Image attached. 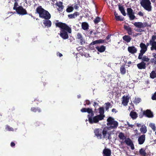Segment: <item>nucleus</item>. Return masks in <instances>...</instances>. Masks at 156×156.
I'll return each mask as SVG.
<instances>
[{"label": "nucleus", "mask_w": 156, "mask_h": 156, "mask_svg": "<svg viewBox=\"0 0 156 156\" xmlns=\"http://www.w3.org/2000/svg\"><path fill=\"white\" fill-rule=\"evenodd\" d=\"M55 24L57 27L60 28L59 34L60 37L64 40L68 39L69 37L68 33L71 34L72 33L71 28L66 23L61 22H57Z\"/></svg>", "instance_id": "nucleus-1"}, {"label": "nucleus", "mask_w": 156, "mask_h": 156, "mask_svg": "<svg viewBox=\"0 0 156 156\" xmlns=\"http://www.w3.org/2000/svg\"><path fill=\"white\" fill-rule=\"evenodd\" d=\"M94 114L93 112L91 114H88L87 115L89 122L91 124L98 123L99 121L103 119L101 115H98L94 116Z\"/></svg>", "instance_id": "nucleus-2"}, {"label": "nucleus", "mask_w": 156, "mask_h": 156, "mask_svg": "<svg viewBox=\"0 0 156 156\" xmlns=\"http://www.w3.org/2000/svg\"><path fill=\"white\" fill-rule=\"evenodd\" d=\"M108 126L110 125L109 127L110 129H116L118 126V123L117 121L115 120L114 119L111 117H109L107 119Z\"/></svg>", "instance_id": "nucleus-3"}, {"label": "nucleus", "mask_w": 156, "mask_h": 156, "mask_svg": "<svg viewBox=\"0 0 156 156\" xmlns=\"http://www.w3.org/2000/svg\"><path fill=\"white\" fill-rule=\"evenodd\" d=\"M156 35H153L151 39L150 40L149 42L147 43L146 46L147 48L148 46L150 45H151V47L150 48L151 50L153 51L155 50L156 51Z\"/></svg>", "instance_id": "nucleus-4"}, {"label": "nucleus", "mask_w": 156, "mask_h": 156, "mask_svg": "<svg viewBox=\"0 0 156 156\" xmlns=\"http://www.w3.org/2000/svg\"><path fill=\"white\" fill-rule=\"evenodd\" d=\"M109 128L107 127H105L103 129L102 138L106 139V140H111L112 138L111 135L112 131H109Z\"/></svg>", "instance_id": "nucleus-5"}, {"label": "nucleus", "mask_w": 156, "mask_h": 156, "mask_svg": "<svg viewBox=\"0 0 156 156\" xmlns=\"http://www.w3.org/2000/svg\"><path fill=\"white\" fill-rule=\"evenodd\" d=\"M36 12L42 18L48 20L51 18V15L47 10H36Z\"/></svg>", "instance_id": "nucleus-6"}, {"label": "nucleus", "mask_w": 156, "mask_h": 156, "mask_svg": "<svg viewBox=\"0 0 156 156\" xmlns=\"http://www.w3.org/2000/svg\"><path fill=\"white\" fill-rule=\"evenodd\" d=\"M141 5L146 10H151V6L150 0H140Z\"/></svg>", "instance_id": "nucleus-7"}, {"label": "nucleus", "mask_w": 156, "mask_h": 156, "mask_svg": "<svg viewBox=\"0 0 156 156\" xmlns=\"http://www.w3.org/2000/svg\"><path fill=\"white\" fill-rule=\"evenodd\" d=\"M140 46L141 48V50L138 56V58L139 59H141L143 54L147 51V48L146 46V44L143 43H140Z\"/></svg>", "instance_id": "nucleus-8"}, {"label": "nucleus", "mask_w": 156, "mask_h": 156, "mask_svg": "<svg viewBox=\"0 0 156 156\" xmlns=\"http://www.w3.org/2000/svg\"><path fill=\"white\" fill-rule=\"evenodd\" d=\"M133 25L136 27L139 28H143L145 27H151L147 22L143 23L141 22H135Z\"/></svg>", "instance_id": "nucleus-9"}, {"label": "nucleus", "mask_w": 156, "mask_h": 156, "mask_svg": "<svg viewBox=\"0 0 156 156\" xmlns=\"http://www.w3.org/2000/svg\"><path fill=\"white\" fill-rule=\"evenodd\" d=\"M102 132L103 129L100 128L95 129L94 130L95 135L98 139H101L102 138Z\"/></svg>", "instance_id": "nucleus-10"}, {"label": "nucleus", "mask_w": 156, "mask_h": 156, "mask_svg": "<svg viewBox=\"0 0 156 156\" xmlns=\"http://www.w3.org/2000/svg\"><path fill=\"white\" fill-rule=\"evenodd\" d=\"M76 39L79 40L80 41V44L81 45H82L85 43V41L82 35L80 33H78L77 34Z\"/></svg>", "instance_id": "nucleus-11"}, {"label": "nucleus", "mask_w": 156, "mask_h": 156, "mask_svg": "<svg viewBox=\"0 0 156 156\" xmlns=\"http://www.w3.org/2000/svg\"><path fill=\"white\" fill-rule=\"evenodd\" d=\"M130 97L128 95L125 96H123L122 97V104L125 106H126L128 105V104L129 102V100Z\"/></svg>", "instance_id": "nucleus-12"}, {"label": "nucleus", "mask_w": 156, "mask_h": 156, "mask_svg": "<svg viewBox=\"0 0 156 156\" xmlns=\"http://www.w3.org/2000/svg\"><path fill=\"white\" fill-rule=\"evenodd\" d=\"M124 142L129 146L132 150H133L134 149V144L131 140L129 138H127L125 140Z\"/></svg>", "instance_id": "nucleus-13"}, {"label": "nucleus", "mask_w": 156, "mask_h": 156, "mask_svg": "<svg viewBox=\"0 0 156 156\" xmlns=\"http://www.w3.org/2000/svg\"><path fill=\"white\" fill-rule=\"evenodd\" d=\"M128 51L131 54H134L137 51V48L134 46H129L128 48Z\"/></svg>", "instance_id": "nucleus-14"}, {"label": "nucleus", "mask_w": 156, "mask_h": 156, "mask_svg": "<svg viewBox=\"0 0 156 156\" xmlns=\"http://www.w3.org/2000/svg\"><path fill=\"white\" fill-rule=\"evenodd\" d=\"M144 114L148 118H152L154 116L153 112L149 109H147L144 111Z\"/></svg>", "instance_id": "nucleus-15"}, {"label": "nucleus", "mask_w": 156, "mask_h": 156, "mask_svg": "<svg viewBox=\"0 0 156 156\" xmlns=\"http://www.w3.org/2000/svg\"><path fill=\"white\" fill-rule=\"evenodd\" d=\"M145 135L143 134L140 136L138 139V141L139 144H142L145 142Z\"/></svg>", "instance_id": "nucleus-16"}, {"label": "nucleus", "mask_w": 156, "mask_h": 156, "mask_svg": "<svg viewBox=\"0 0 156 156\" xmlns=\"http://www.w3.org/2000/svg\"><path fill=\"white\" fill-rule=\"evenodd\" d=\"M124 29L127 32L128 34L130 35H132L133 34L132 28L129 26L124 25Z\"/></svg>", "instance_id": "nucleus-17"}, {"label": "nucleus", "mask_w": 156, "mask_h": 156, "mask_svg": "<svg viewBox=\"0 0 156 156\" xmlns=\"http://www.w3.org/2000/svg\"><path fill=\"white\" fill-rule=\"evenodd\" d=\"M80 111L82 112H87L89 114H91L93 112L92 109L89 108H83L80 110Z\"/></svg>", "instance_id": "nucleus-18"}, {"label": "nucleus", "mask_w": 156, "mask_h": 156, "mask_svg": "<svg viewBox=\"0 0 156 156\" xmlns=\"http://www.w3.org/2000/svg\"><path fill=\"white\" fill-rule=\"evenodd\" d=\"M103 154L104 156H111V151L108 148H105L103 151Z\"/></svg>", "instance_id": "nucleus-19"}, {"label": "nucleus", "mask_w": 156, "mask_h": 156, "mask_svg": "<svg viewBox=\"0 0 156 156\" xmlns=\"http://www.w3.org/2000/svg\"><path fill=\"white\" fill-rule=\"evenodd\" d=\"M127 14L130 20H133L135 18V16L134 15V13H133V10H127Z\"/></svg>", "instance_id": "nucleus-20"}, {"label": "nucleus", "mask_w": 156, "mask_h": 156, "mask_svg": "<svg viewBox=\"0 0 156 156\" xmlns=\"http://www.w3.org/2000/svg\"><path fill=\"white\" fill-rule=\"evenodd\" d=\"M96 49L98 51L102 53L105 51L106 49V47L104 45H102L100 46H96L95 47Z\"/></svg>", "instance_id": "nucleus-21"}, {"label": "nucleus", "mask_w": 156, "mask_h": 156, "mask_svg": "<svg viewBox=\"0 0 156 156\" xmlns=\"http://www.w3.org/2000/svg\"><path fill=\"white\" fill-rule=\"evenodd\" d=\"M146 64L144 62H142L137 64V66L139 69H145L146 68Z\"/></svg>", "instance_id": "nucleus-22"}, {"label": "nucleus", "mask_w": 156, "mask_h": 156, "mask_svg": "<svg viewBox=\"0 0 156 156\" xmlns=\"http://www.w3.org/2000/svg\"><path fill=\"white\" fill-rule=\"evenodd\" d=\"M104 42L105 41L104 40L101 39H100L93 41L92 42H91L90 43V45H94L96 44L103 43H104Z\"/></svg>", "instance_id": "nucleus-23"}, {"label": "nucleus", "mask_w": 156, "mask_h": 156, "mask_svg": "<svg viewBox=\"0 0 156 156\" xmlns=\"http://www.w3.org/2000/svg\"><path fill=\"white\" fill-rule=\"evenodd\" d=\"M129 116L133 119H136L138 117L137 114L136 112L133 111H131L130 114Z\"/></svg>", "instance_id": "nucleus-24"}, {"label": "nucleus", "mask_w": 156, "mask_h": 156, "mask_svg": "<svg viewBox=\"0 0 156 156\" xmlns=\"http://www.w3.org/2000/svg\"><path fill=\"white\" fill-rule=\"evenodd\" d=\"M79 7V5L78 4H76L74 5H72L71 6H68V7L66 10H73L75 9H78Z\"/></svg>", "instance_id": "nucleus-25"}, {"label": "nucleus", "mask_w": 156, "mask_h": 156, "mask_svg": "<svg viewBox=\"0 0 156 156\" xmlns=\"http://www.w3.org/2000/svg\"><path fill=\"white\" fill-rule=\"evenodd\" d=\"M13 10H25L23 9L22 7L18 5L17 2H15L13 8Z\"/></svg>", "instance_id": "nucleus-26"}, {"label": "nucleus", "mask_w": 156, "mask_h": 156, "mask_svg": "<svg viewBox=\"0 0 156 156\" xmlns=\"http://www.w3.org/2000/svg\"><path fill=\"white\" fill-rule=\"evenodd\" d=\"M79 15V12H75L73 14L68 15V16L69 19H73L75 18Z\"/></svg>", "instance_id": "nucleus-27"}, {"label": "nucleus", "mask_w": 156, "mask_h": 156, "mask_svg": "<svg viewBox=\"0 0 156 156\" xmlns=\"http://www.w3.org/2000/svg\"><path fill=\"white\" fill-rule=\"evenodd\" d=\"M114 15L116 20L117 21H122L124 20V18H122L121 16L118 15V14L116 12H114Z\"/></svg>", "instance_id": "nucleus-28"}, {"label": "nucleus", "mask_w": 156, "mask_h": 156, "mask_svg": "<svg viewBox=\"0 0 156 156\" xmlns=\"http://www.w3.org/2000/svg\"><path fill=\"white\" fill-rule=\"evenodd\" d=\"M43 24L45 26H47L48 27H51V22L49 20H46L44 21Z\"/></svg>", "instance_id": "nucleus-29"}, {"label": "nucleus", "mask_w": 156, "mask_h": 156, "mask_svg": "<svg viewBox=\"0 0 156 156\" xmlns=\"http://www.w3.org/2000/svg\"><path fill=\"white\" fill-rule=\"evenodd\" d=\"M99 113L100 114L98 115H101L102 117V118L104 119V118L105 117V115H104V109L103 107H100L99 109Z\"/></svg>", "instance_id": "nucleus-30"}, {"label": "nucleus", "mask_w": 156, "mask_h": 156, "mask_svg": "<svg viewBox=\"0 0 156 156\" xmlns=\"http://www.w3.org/2000/svg\"><path fill=\"white\" fill-rule=\"evenodd\" d=\"M82 28L84 30H87L89 29L88 24L85 22H83L81 24Z\"/></svg>", "instance_id": "nucleus-31"}, {"label": "nucleus", "mask_w": 156, "mask_h": 156, "mask_svg": "<svg viewBox=\"0 0 156 156\" xmlns=\"http://www.w3.org/2000/svg\"><path fill=\"white\" fill-rule=\"evenodd\" d=\"M123 39L127 43L130 42L131 40L130 36L128 35H125L123 36Z\"/></svg>", "instance_id": "nucleus-32"}, {"label": "nucleus", "mask_w": 156, "mask_h": 156, "mask_svg": "<svg viewBox=\"0 0 156 156\" xmlns=\"http://www.w3.org/2000/svg\"><path fill=\"white\" fill-rule=\"evenodd\" d=\"M31 111L34 112H41V110L38 107H32L31 108Z\"/></svg>", "instance_id": "nucleus-33"}, {"label": "nucleus", "mask_w": 156, "mask_h": 156, "mask_svg": "<svg viewBox=\"0 0 156 156\" xmlns=\"http://www.w3.org/2000/svg\"><path fill=\"white\" fill-rule=\"evenodd\" d=\"M120 71L122 75H124L126 73V70L125 68V66L124 65H123L121 66Z\"/></svg>", "instance_id": "nucleus-34"}, {"label": "nucleus", "mask_w": 156, "mask_h": 156, "mask_svg": "<svg viewBox=\"0 0 156 156\" xmlns=\"http://www.w3.org/2000/svg\"><path fill=\"white\" fill-rule=\"evenodd\" d=\"M63 3L61 2H57L55 5L58 6L60 9H62L64 8V6L63 5Z\"/></svg>", "instance_id": "nucleus-35"}, {"label": "nucleus", "mask_w": 156, "mask_h": 156, "mask_svg": "<svg viewBox=\"0 0 156 156\" xmlns=\"http://www.w3.org/2000/svg\"><path fill=\"white\" fill-rule=\"evenodd\" d=\"M118 136L119 139L121 140H124L126 139V136H125L124 133L122 132H120L119 133Z\"/></svg>", "instance_id": "nucleus-36"}, {"label": "nucleus", "mask_w": 156, "mask_h": 156, "mask_svg": "<svg viewBox=\"0 0 156 156\" xmlns=\"http://www.w3.org/2000/svg\"><path fill=\"white\" fill-rule=\"evenodd\" d=\"M139 152L140 154L142 156H146L147 154L145 151V150L143 148H141L139 150Z\"/></svg>", "instance_id": "nucleus-37"}, {"label": "nucleus", "mask_w": 156, "mask_h": 156, "mask_svg": "<svg viewBox=\"0 0 156 156\" xmlns=\"http://www.w3.org/2000/svg\"><path fill=\"white\" fill-rule=\"evenodd\" d=\"M17 13L20 15H24L27 14L26 10H16Z\"/></svg>", "instance_id": "nucleus-38"}, {"label": "nucleus", "mask_w": 156, "mask_h": 156, "mask_svg": "<svg viewBox=\"0 0 156 156\" xmlns=\"http://www.w3.org/2000/svg\"><path fill=\"white\" fill-rule=\"evenodd\" d=\"M150 77L152 79H154L156 77V72L154 71H152L150 74Z\"/></svg>", "instance_id": "nucleus-39"}, {"label": "nucleus", "mask_w": 156, "mask_h": 156, "mask_svg": "<svg viewBox=\"0 0 156 156\" xmlns=\"http://www.w3.org/2000/svg\"><path fill=\"white\" fill-rule=\"evenodd\" d=\"M105 109L107 111H108L109 108L111 106V103L110 102H108L107 103H105Z\"/></svg>", "instance_id": "nucleus-40"}, {"label": "nucleus", "mask_w": 156, "mask_h": 156, "mask_svg": "<svg viewBox=\"0 0 156 156\" xmlns=\"http://www.w3.org/2000/svg\"><path fill=\"white\" fill-rule=\"evenodd\" d=\"M144 62H148L150 60V59L146 55H144L143 57L142 56L141 59Z\"/></svg>", "instance_id": "nucleus-41"}, {"label": "nucleus", "mask_w": 156, "mask_h": 156, "mask_svg": "<svg viewBox=\"0 0 156 156\" xmlns=\"http://www.w3.org/2000/svg\"><path fill=\"white\" fill-rule=\"evenodd\" d=\"M141 101V99L139 98H135L133 101V102L136 104H137Z\"/></svg>", "instance_id": "nucleus-42"}, {"label": "nucleus", "mask_w": 156, "mask_h": 156, "mask_svg": "<svg viewBox=\"0 0 156 156\" xmlns=\"http://www.w3.org/2000/svg\"><path fill=\"white\" fill-rule=\"evenodd\" d=\"M5 129L7 131H13L14 129H13L10 127L8 125H6L5 126Z\"/></svg>", "instance_id": "nucleus-43"}, {"label": "nucleus", "mask_w": 156, "mask_h": 156, "mask_svg": "<svg viewBox=\"0 0 156 156\" xmlns=\"http://www.w3.org/2000/svg\"><path fill=\"white\" fill-rule=\"evenodd\" d=\"M149 126L154 131H155L156 130L155 126L154 123H151L149 124Z\"/></svg>", "instance_id": "nucleus-44"}, {"label": "nucleus", "mask_w": 156, "mask_h": 156, "mask_svg": "<svg viewBox=\"0 0 156 156\" xmlns=\"http://www.w3.org/2000/svg\"><path fill=\"white\" fill-rule=\"evenodd\" d=\"M140 131L144 133H145L147 131L146 127L144 126V127L142 126L140 129Z\"/></svg>", "instance_id": "nucleus-45"}, {"label": "nucleus", "mask_w": 156, "mask_h": 156, "mask_svg": "<svg viewBox=\"0 0 156 156\" xmlns=\"http://www.w3.org/2000/svg\"><path fill=\"white\" fill-rule=\"evenodd\" d=\"M101 18L99 17H97L94 20V23L95 24H97L100 21Z\"/></svg>", "instance_id": "nucleus-46"}, {"label": "nucleus", "mask_w": 156, "mask_h": 156, "mask_svg": "<svg viewBox=\"0 0 156 156\" xmlns=\"http://www.w3.org/2000/svg\"><path fill=\"white\" fill-rule=\"evenodd\" d=\"M150 61L152 64H154V65H156V58H151Z\"/></svg>", "instance_id": "nucleus-47"}, {"label": "nucleus", "mask_w": 156, "mask_h": 156, "mask_svg": "<svg viewBox=\"0 0 156 156\" xmlns=\"http://www.w3.org/2000/svg\"><path fill=\"white\" fill-rule=\"evenodd\" d=\"M151 99L153 100H156V92L154 93L151 97Z\"/></svg>", "instance_id": "nucleus-48"}, {"label": "nucleus", "mask_w": 156, "mask_h": 156, "mask_svg": "<svg viewBox=\"0 0 156 156\" xmlns=\"http://www.w3.org/2000/svg\"><path fill=\"white\" fill-rule=\"evenodd\" d=\"M34 101H37L39 102H41L42 101V100H41V99L39 98H37L34 100Z\"/></svg>", "instance_id": "nucleus-49"}, {"label": "nucleus", "mask_w": 156, "mask_h": 156, "mask_svg": "<svg viewBox=\"0 0 156 156\" xmlns=\"http://www.w3.org/2000/svg\"><path fill=\"white\" fill-rule=\"evenodd\" d=\"M144 115V112H140L139 113V116L140 118H141Z\"/></svg>", "instance_id": "nucleus-50"}, {"label": "nucleus", "mask_w": 156, "mask_h": 156, "mask_svg": "<svg viewBox=\"0 0 156 156\" xmlns=\"http://www.w3.org/2000/svg\"><path fill=\"white\" fill-rule=\"evenodd\" d=\"M121 13L124 16H126V13L125 12V10H120Z\"/></svg>", "instance_id": "nucleus-51"}, {"label": "nucleus", "mask_w": 156, "mask_h": 156, "mask_svg": "<svg viewBox=\"0 0 156 156\" xmlns=\"http://www.w3.org/2000/svg\"><path fill=\"white\" fill-rule=\"evenodd\" d=\"M127 124L129 127H130L131 128H133V126H134V125L130 124L129 122H127Z\"/></svg>", "instance_id": "nucleus-52"}, {"label": "nucleus", "mask_w": 156, "mask_h": 156, "mask_svg": "<svg viewBox=\"0 0 156 156\" xmlns=\"http://www.w3.org/2000/svg\"><path fill=\"white\" fill-rule=\"evenodd\" d=\"M138 14L140 16H144L143 13L142 12L140 11L138 13Z\"/></svg>", "instance_id": "nucleus-53"}, {"label": "nucleus", "mask_w": 156, "mask_h": 156, "mask_svg": "<svg viewBox=\"0 0 156 156\" xmlns=\"http://www.w3.org/2000/svg\"><path fill=\"white\" fill-rule=\"evenodd\" d=\"M119 10H123L124 8L123 6L121 5H119Z\"/></svg>", "instance_id": "nucleus-54"}, {"label": "nucleus", "mask_w": 156, "mask_h": 156, "mask_svg": "<svg viewBox=\"0 0 156 156\" xmlns=\"http://www.w3.org/2000/svg\"><path fill=\"white\" fill-rule=\"evenodd\" d=\"M112 112H115V113L117 112L118 111L116 110V109L115 108H113L112 109Z\"/></svg>", "instance_id": "nucleus-55"}, {"label": "nucleus", "mask_w": 156, "mask_h": 156, "mask_svg": "<svg viewBox=\"0 0 156 156\" xmlns=\"http://www.w3.org/2000/svg\"><path fill=\"white\" fill-rule=\"evenodd\" d=\"M36 10H44V9L42 8L41 6H39L37 8Z\"/></svg>", "instance_id": "nucleus-56"}, {"label": "nucleus", "mask_w": 156, "mask_h": 156, "mask_svg": "<svg viewBox=\"0 0 156 156\" xmlns=\"http://www.w3.org/2000/svg\"><path fill=\"white\" fill-rule=\"evenodd\" d=\"M111 35H112L111 34L108 35L106 37V40H108L110 38Z\"/></svg>", "instance_id": "nucleus-57"}, {"label": "nucleus", "mask_w": 156, "mask_h": 156, "mask_svg": "<svg viewBox=\"0 0 156 156\" xmlns=\"http://www.w3.org/2000/svg\"><path fill=\"white\" fill-rule=\"evenodd\" d=\"M90 104V101L88 100H87L86 101V104L87 105H89Z\"/></svg>", "instance_id": "nucleus-58"}, {"label": "nucleus", "mask_w": 156, "mask_h": 156, "mask_svg": "<svg viewBox=\"0 0 156 156\" xmlns=\"http://www.w3.org/2000/svg\"><path fill=\"white\" fill-rule=\"evenodd\" d=\"M15 145V144L13 142H12L11 143L10 145L12 147H14Z\"/></svg>", "instance_id": "nucleus-59"}, {"label": "nucleus", "mask_w": 156, "mask_h": 156, "mask_svg": "<svg viewBox=\"0 0 156 156\" xmlns=\"http://www.w3.org/2000/svg\"><path fill=\"white\" fill-rule=\"evenodd\" d=\"M57 55L58 56H59V57H61L62 56V55L61 53H60L59 52H58L57 53Z\"/></svg>", "instance_id": "nucleus-60"}, {"label": "nucleus", "mask_w": 156, "mask_h": 156, "mask_svg": "<svg viewBox=\"0 0 156 156\" xmlns=\"http://www.w3.org/2000/svg\"><path fill=\"white\" fill-rule=\"evenodd\" d=\"M152 55L153 57H154V58H156V53H152Z\"/></svg>", "instance_id": "nucleus-61"}, {"label": "nucleus", "mask_w": 156, "mask_h": 156, "mask_svg": "<svg viewBox=\"0 0 156 156\" xmlns=\"http://www.w3.org/2000/svg\"><path fill=\"white\" fill-rule=\"evenodd\" d=\"M136 126L138 127H140L141 126V124L140 123H137L136 124Z\"/></svg>", "instance_id": "nucleus-62"}, {"label": "nucleus", "mask_w": 156, "mask_h": 156, "mask_svg": "<svg viewBox=\"0 0 156 156\" xmlns=\"http://www.w3.org/2000/svg\"><path fill=\"white\" fill-rule=\"evenodd\" d=\"M136 30L137 31L139 32H141L143 31H144V30H142L141 29H139V30Z\"/></svg>", "instance_id": "nucleus-63"}, {"label": "nucleus", "mask_w": 156, "mask_h": 156, "mask_svg": "<svg viewBox=\"0 0 156 156\" xmlns=\"http://www.w3.org/2000/svg\"><path fill=\"white\" fill-rule=\"evenodd\" d=\"M94 106H95V105H98V103H97V102H94Z\"/></svg>", "instance_id": "nucleus-64"}]
</instances>
